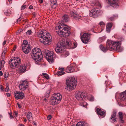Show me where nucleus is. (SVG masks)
Returning <instances> with one entry per match:
<instances>
[{"label": "nucleus", "mask_w": 126, "mask_h": 126, "mask_svg": "<svg viewBox=\"0 0 126 126\" xmlns=\"http://www.w3.org/2000/svg\"><path fill=\"white\" fill-rule=\"evenodd\" d=\"M22 46V49L23 52L26 54L28 53L30 51L31 48L27 41L24 40Z\"/></svg>", "instance_id": "9d476101"}, {"label": "nucleus", "mask_w": 126, "mask_h": 126, "mask_svg": "<svg viewBox=\"0 0 126 126\" xmlns=\"http://www.w3.org/2000/svg\"><path fill=\"white\" fill-rule=\"evenodd\" d=\"M21 63L20 58L19 57H15L14 59H11L9 62V63L12 67H18Z\"/></svg>", "instance_id": "1a4fd4ad"}, {"label": "nucleus", "mask_w": 126, "mask_h": 126, "mask_svg": "<svg viewBox=\"0 0 126 126\" xmlns=\"http://www.w3.org/2000/svg\"><path fill=\"white\" fill-rule=\"evenodd\" d=\"M19 67V71L20 72L23 73L25 72L26 69V66L25 65L21 64Z\"/></svg>", "instance_id": "4be33fe9"}, {"label": "nucleus", "mask_w": 126, "mask_h": 126, "mask_svg": "<svg viewBox=\"0 0 126 126\" xmlns=\"http://www.w3.org/2000/svg\"><path fill=\"white\" fill-rule=\"evenodd\" d=\"M4 14L6 15H9L10 14L9 10L8 9L4 11Z\"/></svg>", "instance_id": "72a5a7b5"}, {"label": "nucleus", "mask_w": 126, "mask_h": 126, "mask_svg": "<svg viewBox=\"0 0 126 126\" xmlns=\"http://www.w3.org/2000/svg\"><path fill=\"white\" fill-rule=\"evenodd\" d=\"M59 69L60 70V71H63L64 70V69L63 68H59Z\"/></svg>", "instance_id": "09e8293b"}, {"label": "nucleus", "mask_w": 126, "mask_h": 126, "mask_svg": "<svg viewBox=\"0 0 126 126\" xmlns=\"http://www.w3.org/2000/svg\"><path fill=\"white\" fill-rule=\"evenodd\" d=\"M106 39V37L104 36L100 38L99 39V40L100 41L102 40L101 41H102L103 40H105Z\"/></svg>", "instance_id": "ea45409f"}, {"label": "nucleus", "mask_w": 126, "mask_h": 126, "mask_svg": "<svg viewBox=\"0 0 126 126\" xmlns=\"http://www.w3.org/2000/svg\"><path fill=\"white\" fill-rule=\"evenodd\" d=\"M6 50H7V48H4L3 50V53H5L6 52Z\"/></svg>", "instance_id": "864d4df0"}, {"label": "nucleus", "mask_w": 126, "mask_h": 126, "mask_svg": "<svg viewBox=\"0 0 126 126\" xmlns=\"http://www.w3.org/2000/svg\"><path fill=\"white\" fill-rule=\"evenodd\" d=\"M63 21L65 22H68L69 21V16L68 15H65L63 17Z\"/></svg>", "instance_id": "cd10ccee"}, {"label": "nucleus", "mask_w": 126, "mask_h": 126, "mask_svg": "<svg viewBox=\"0 0 126 126\" xmlns=\"http://www.w3.org/2000/svg\"><path fill=\"white\" fill-rule=\"evenodd\" d=\"M49 94L50 92L49 91H48L46 92V94H45V96L47 97H48L49 96Z\"/></svg>", "instance_id": "4c0bfd02"}, {"label": "nucleus", "mask_w": 126, "mask_h": 126, "mask_svg": "<svg viewBox=\"0 0 126 126\" xmlns=\"http://www.w3.org/2000/svg\"><path fill=\"white\" fill-rule=\"evenodd\" d=\"M10 119H12L13 118V116L11 114H10Z\"/></svg>", "instance_id": "4d7b16f0"}, {"label": "nucleus", "mask_w": 126, "mask_h": 126, "mask_svg": "<svg viewBox=\"0 0 126 126\" xmlns=\"http://www.w3.org/2000/svg\"><path fill=\"white\" fill-rule=\"evenodd\" d=\"M122 30L126 33V23L124 25V28L122 29Z\"/></svg>", "instance_id": "a19ab883"}, {"label": "nucleus", "mask_w": 126, "mask_h": 126, "mask_svg": "<svg viewBox=\"0 0 126 126\" xmlns=\"http://www.w3.org/2000/svg\"><path fill=\"white\" fill-rule=\"evenodd\" d=\"M27 117L29 121H31L32 120V115L31 112H28L27 115Z\"/></svg>", "instance_id": "a878e982"}, {"label": "nucleus", "mask_w": 126, "mask_h": 126, "mask_svg": "<svg viewBox=\"0 0 126 126\" xmlns=\"http://www.w3.org/2000/svg\"><path fill=\"white\" fill-rule=\"evenodd\" d=\"M77 80L74 78H72L70 80L66 81V86L65 89L70 91L75 88L76 86Z\"/></svg>", "instance_id": "423d86ee"}, {"label": "nucleus", "mask_w": 126, "mask_h": 126, "mask_svg": "<svg viewBox=\"0 0 126 126\" xmlns=\"http://www.w3.org/2000/svg\"><path fill=\"white\" fill-rule=\"evenodd\" d=\"M76 126H84L82 123L80 122H79L76 125Z\"/></svg>", "instance_id": "58836bf2"}, {"label": "nucleus", "mask_w": 126, "mask_h": 126, "mask_svg": "<svg viewBox=\"0 0 126 126\" xmlns=\"http://www.w3.org/2000/svg\"><path fill=\"white\" fill-rule=\"evenodd\" d=\"M5 53L2 52V55H1L2 57V59L4 58L5 57Z\"/></svg>", "instance_id": "de8ad7c7"}, {"label": "nucleus", "mask_w": 126, "mask_h": 126, "mask_svg": "<svg viewBox=\"0 0 126 126\" xmlns=\"http://www.w3.org/2000/svg\"><path fill=\"white\" fill-rule=\"evenodd\" d=\"M33 8V6L32 5H30L29 7V8L30 9H32Z\"/></svg>", "instance_id": "13d9d810"}, {"label": "nucleus", "mask_w": 126, "mask_h": 126, "mask_svg": "<svg viewBox=\"0 0 126 126\" xmlns=\"http://www.w3.org/2000/svg\"><path fill=\"white\" fill-rule=\"evenodd\" d=\"M70 14L71 17L73 18L76 19L81 18V16L78 14L75 11H71L70 12Z\"/></svg>", "instance_id": "f3484780"}, {"label": "nucleus", "mask_w": 126, "mask_h": 126, "mask_svg": "<svg viewBox=\"0 0 126 126\" xmlns=\"http://www.w3.org/2000/svg\"><path fill=\"white\" fill-rule=\"evenodd\" d=\"M43 75L47 79H49V77L48 75L46 73H42Z\"/></svg>", "instance_id": "c9c22d12"}, {"label": "nucleus", "mask_w": 126, "mask_h": 126, "mask_svg": "<svg viewBox=\"0 0 126 126\" xmlns=\"http://www.w3.org/2000/svg\"><path fill=\"white\" fill-rule=\"evenodd\" d=\"M21 20V19L20 17L18 18V19H17V22H18L20 21Z\"/></svg>", "instance_id": "bf43d9fd"}, {"label": "nucleus", "mask_w": 126, "mask_h": 126, "mask_svg": "<svg viewBox=\"0 0 126 126\" xmlns=\"http://www.w3.org/2000/svg\"><path fill=\"white\" fill-rule=\"evenodd\" d=\"M76 64L75 63L72 64L68 66L67 67L66 71L67 73H71L74 72V67Z\"/></svg>", "instance_id": "a211bd4d"}, {"label": "nucleus", "mask_w": 126, "mask_h": 126, "mask_svg": "<svg viewBox=\"0 0 126 126\" xmlns=\"http://www.w3.org/2000/svg\"><path fill=\"white\" fill-rule=\"evenodd\" d=\"M15 97L16 99H22L24 97L23 93L19 91H16L15 92Z\"/></svg>", "instance_id": "dca6fc26"}, {"label": "nucleus", "mask_w": 126, "mask_h": 126, "mask_svg": "<svg viewBox=\"0 0 126 126\" xmlns=\"http://www.w3.org/2000/svg\"><path fill=\"white\" fill-rule=\"evenodd\" d=\"M19 126H24V125L22 124L19 125Z\"/></svg>", "instance_id": "774afa93"}, {"label": "nucleus", "mask_w": 126, "mask_h": 126, "mask_svg": "<svg viewBox=\"0 0 126 126\" xmlns=\"http://www.w3.org/2000/svg\"><path fill=\"white\" fill-rule=\"evenodd\" d=\"M6 94L7 97H10L11 95V94L9 93H7Z\"/></svg>", "instance_id": "3c124183"}, {"label": "nucleus", "mask_w": 126, "mask_h": 126, "mask_svg": "<svg viewBox=\"0 0 126 126\" xmlns=\"http://www.w3.org/2000/svg\"><path fill=\"white\" fill-rule=\"evenodd\" d=\"M3 75V73L1 71H0V76H2Z\"/></svg>", "instance_id": "680f3d73"}, {"label": "nucleus", "mask_w": 126, "mask_h": 126, "mask_svg": "<svg viewBox=\"0 0 126 126\" xmlns=\"http://www.w3.org/2000/svg\"><path fill=\"white\" fill-rule=\"evenodd\" d=\"M32 33L31 31L30 30H29L26 32V34L27 35H31Z\"/></svg>", "instance_id": "e433bc0d"}, {"label": "nucleus", "mask_w": 126, "mask_h": 126, "mask_svg": "<svg viewBox=\"0 0 126 126\" xmlns=\"http://www.w3.org/2000/svg\"><path fill=\"white\" fill-rule=\"evenodd\" d=\"M101 50L103 52H105L107 50H109L107 47V48H106L104 47L102 45H100L99 46Z\"/></svg>", "instance_id": "bb28decb"}, {"label": "nucleus", "mask_w": 126, "mask_h": 126, "mask_svg": "<svg viewBox=\"0 0 126 126\" xmlns=\"http://www.w3.org/2000/svg\"><path fill=\"white\" fill-rule=\"evenodd\" d=\"M8 76V73L7 72H5L4 74V76L5 78H7Z\"/></svg>", "instance_id": "79ce46f5"}, {"label": "nucleus", "mask_w": 126, "mask_h": 126, "mask_svg": "<svg viewBox=\"0 0 126 126\" xmlns=\"http://www.w3.org/2000/svg\"><path fill=\"white\" fill-rule=\"evenodd\" d=\"M116 113L115 111H113L112 114L111 115L110 118V120L111 123H114L116 122Z\"/></svg>", "instance_id": "6ab92c4d"}, {"label": "nucleus", "mask_w": 126, "mask_h": 126, "mask_svg": "<svg viewBox=\"0 0 126 126\" xmlns=\"http://www.w3.org/2000/svg\"><path fill=\"white\" fill-rule=\"evenodd\" d=\"M51 118V116L50 115H49L48 116V119L50 120Z\"/></svg>", "instance_id": "603ef678"}, {"label": "nucleus", "mask_w": 126, "mask_h": 126, "mask_svg": "<svg viewBox=\"0 0 126 126\" xmlns=\"http://www.w3.org/2000/svg\"><path fill=\"white\" fill-rule=\"evenodd\" d=\"M55 28L56 32L59 35L66 37L69 36L71 34L68 27L66 25L62 24L60 21L56 25Z\"/></svg>", "instance_id": "f257e3e1"}, {"label": "nucleus", "mask_w": 126, "mask_h": 126, "mask_svg": "<svg viewBox=\"0 0 126 126\" xmlns=\"http://www.w3.org/2000/svg\"><path fill=\"white\" fill-rule=\"evenodd\" d=\"M106 3L110 6L113 7H118V0H105Z\"/></svg>", "instance_id": "ddd939ff"}, {"label": "nucleus", "mask_w": 126, "mask_h": 126, "mask_svg": "<svg viewBox=\"0 0 126 126\" xmlns=\"http://www.w3.org/2000/svg\"><path fill=\"white\" fill-rule=\"evenodd\" d=\"M39 2L41 3H42L43 2V0H39Z\"/></svg>", "instance_id": "052dcab7"}, {"label": "nucleus", "mask_w": 126, "mask_h": 126, "mask_svg": "<svg viewBox=\"0 0 126 126\" xmlns=\"http://www.w3.org/2000/svg\"><path fill=\"white\" fill-rule=\"evenodd\" d=\"M107 47L110 50H115L118 52H121L123 50L121 44L118 41H112L108 40L107 41Z\"/></svg>", "instance_id": "20e7f679"}, {"label": "nucleus", "mask_w": 126, "mask_h": 126, "mask_svg": "<svg viewBox=\"0 0 126 126\" xmlns=\"http://www.w3.org/2000/svg\"><path fill=\"white\" fill-rule=\"evenodd\" d=\"M112 27V25L111 23H109L107 24L106 30V32L109 33L110 32Z\"/></svg>", "instance_id": "b1692460"}, {"label": "nucleus", "mask_w": 126, "mask_h": 126, "mask_svg": "<svg viewBox=\"0 0 126 126\" xmlns=\"http://www.w3.org/2000/svg\"><path fill=\"white\" fill-rule=\"evenodd\" d=\"M99 11L97 8L94 9L90 12L89 15L93 17H96L99 15Z\"/></svg>", "instance_id": "2eb2a0df"}, {"label": "nucleus", "mask_w": 126, "mask_h": 126, "mask_svg": "<svg viewBox=\"0 0 126 126\" xmlns=\"http://www.w3.org/2000/svg\"><path fill=\"white\" fill-rule=\"evenodd\" d=\"M17 105L18 106V107L19 108H20L21 107V106L19 103H17Z\"/></svg>", "instance_id": "8fccbe9b"}, {"label": "nucleus", "mask_w": 126, "mask_h": 126, "mask_svg": "<svg viewBox=\"0 0 126 126\" xmlns=\"http://www.w3.org/2000/svg\"><path fill=\"white\" fill-rule=\"evenodd\" d=\"M62 98V96L60 93H55L53 95L51 98V104L53 105L58 104L60 102Z\"/></svg>", "instance_id": "0eeeda50"}, {"label": "nucleus", "mask_w": 126, "mask_h": 126, "mask_svg": "<svg viewBox=\"0 0 126 126\" xmlns=\"http://www.w3.org/2000/svg\"><path fill=\"white\" fill-rule=\"evenodd\" d=\"M92 6H94V5H96L98 6L99 8L101 7V4L98 1H96L95 4H93V5H92Z\"/></svg>", "instance_id": "2f4dec72"}, {"label": "nucleus", "mask_w": 126, "mask_h": 126, "mask_svg": "<svg viewBox=\"0 0 126 126\" xmlns=\"http://www.w3.org/2000/svg\"><path fill=\"white\" fill-rule=\"evenodd\" d=\"M38 37L42 39L41 42L44 45H47L50 44L51 43L52 37L48 32L46 31H41L37 34Z\"/></svg>", "instance_id": "7ed1b4c3"}, {"label": "nucleus", "mask_w": 126, "mask_h": 126, "mask_svg": "<svg viewBox=\"0 0 126 126\" xmlns=\"http://www.w3.org/2000/svg\"><path fill=\"white\" fill-rule=\"evenodd\" d=\"M99 24L100 25H105V23L101 21L100 22Z\"/></svg>", "instance_id": "a18cd8bd"}, {"label": "nucleus", "mask_w": 126, "mask_h": 126, "mask_svg": "<svg viewBox=\"0 0 126 126\" xmlns=\"http://www.w3.org/2000/svg\"><path fill=\"white\" fill-rule=\"evenodd\" d=\"M120 99L122 101H124L126 100V90L121 94Z\"/></svg>", "instance_id": "412c9836"}, {"label": "nucleus", "mask_w": 126, "mask_h": 126, "mask_svg": "<svg viewBox=\"0 0 126 126\" xmlns=\"http://www.w3.org/2000/svg\"><path fill=\"white\" fill-rule=\"evenodd\" d=\"M91 34L86 33H84L81 37V39L82 42L85 44L87 43L90 41Z\"/></svg>", "instance_id": "f8f14e48"}, {"label": "nucleus", "mask_w": 126, "mask_h": 126, "mask_svg": "<svg viewBox=\"0 0 126 126\" xmlns=\"http://www.w3.org/2000/svg\"><path fill=\"white\" fill-rule=\"evenodd\" d=\"M9 88L8 87V85H6V88L5 89V91L6 92H8L9 91Z\"/></svg>", "instance_id": "37998d69"}, {"label": "nucleus", "mask_w": 126, "mask_h": 126, "mask_svg": "<svg viewBox=\"0 0 126 126\" xmlns=\"http://www.w3.org/2000/svg\"><path fill=\"white\" fill-rule=\"evenodd\" d=\"M96 110L97 112L98 115L102 116L105 115V112L103 110L99 109L98 108H97Z\"/></svg>", "instance_id": "393cba45"}, {"label": "nucleus", "mask_w": 126, "mask_h": 126, "mask_svg": "<svg viewBox=\"0 0 126 126\" xmlns=\"http://www.w3.org/2000/svg\"><path fill=\"white\" fill-rule=\"evenodd\" d=\"M69 54V52L66 50L65 49L63 50V52L61 54L60 57L61 58H64L67 57Z\"/></svg>", "instance_id": "aec40b11"}, {"label": "nucleus", "mask_w": 126, "mask_h": 126, "mask_svg": "<svg viewBox=\"0 0 126 126\" xmlns=\"http://www.w3.org/2000/svg\"><path fill=\"white\" fill-rule=\"evenodd\" d=\"M28 84L26 80L21 81L19 85V88L21 90L24 91L28 88Z\"/></svg>", "instance_id": "4468645a"}, {"label": "nucleus", "mask_w": 126, "mask_h": 126, "mask_svg": "<svg viewBox=\"0 0 126 126\" xmlns=\"http://www.w3.org/2000/svg\"><path fill=\"white\" fill-rule=\"evenodd\" d=\"M21 30H20L18 31L17 32V34H19V32H21Z\"/></svg>", "instance_id": "0e129e2a"}, {"label": "nucleus", "mask_w": 126, "mask_h": 126, "mask_svg": "<svg viewBox=\"0 0 126 126\" xmlns=\"http://www.w3.org/2000/svg\"><path fill=\"white\" fill-rule=\"evenodd\" d=\"M0 89H1V90L3 91V88L2 87V85H0Z\"/></svg>", "instance_id": "69168bd1"}, {"label": "nucleus", "mask_w": 126, "mask_h": 126, "mask_svg": "<svg viewBox=\"0 0 126 126\" xmlns=\"http://www.w3.org/2000/svg\"><path fill=\"white\" fill-rule=\"evenodd\" d=\"M87 105V103L85 102H84L83 103V104H82L81 106L83 107H85Z\"/></svg>", "instance_id": "c03bdc74"}, {"label": "nucleus", "mask_w": 126, "mask_h": 126, "mask_svg": "<svg viewBox=\"0 0 126 126\" xmlns=\"http://www.w3.org/2000/svg\"><path fill=\"white\" fill-rule=\"evenodd\" d=\"M36 13H35V12H34L33 13V14L34 16H36Z\"/></svg>", "instance_id": "338daca9"}, {"label": "nucleus", "mask_w": 126, "mask_h": 126, "mask_svg": "<svg viewBox=\"0 0 126 126\" xmlns=\"http://www.w3.org/2000/svg\"><path fill=\"white\" fill-rule=\"evenodd\" d=\"M75 96L77 99L79 101H84L86 97L85 94L80 91H77L75 93Z\"/></svg>", "instance_id": "9b49d317"}, {"label": "nucleus", "mask_w": 126, "mask_h": 126, "mask_svg": "<svg viewBox=\"0 0 126 126\" xmlns=\"http://www.w3.org/2000/svg\"><path fill=\"white\" fill-rule=\"evenodd\" d=\"M31 57L37 63L41 62L43 59V55L41 50L38 48L32 49L31 53Z\"/></svg>", "instance_id": "39448f33"}, {"label": "nucleus", "mask_w": 126, "mask_h": 126, "mask_svg": "<svg viewBox=\"0 0 126 126\" xmlns=\"http://www.w3.org/2000/svg\"><path fill=\"white\" fill-rule=\"evenodd\" d=\"M6 40H4L3 43V45L4 46V45L6 43Z\"/></svg>", "instance_id": "6e6d98bb"}, {"label": "nucleus", "mask_w": 126, "mask_h": 126, "mask_svg": "<svg viewBox=\"0 0 126 126\" xmlns=\"http://www.w3.org/2000/svg\"><path fill=\"white\" fill-rule=\"evenodd\" d=\"M73 44H74V48H75L77 46V44L76 43H73Z\"/></svg>", "instance_id": "5fc2aeb1"}, {"label": "nucleus", "mask_w": 126, "mask_h": 126, "mask_svg": "<svg viewBox=\"0 0 126 126\" xmlns=\"http://www.w3.org/2000/svg\"><path fill=\"white\" fill-rule=\"evenodd\" d=\"M118 113L119 116L120 120V122L122 123H123L124 121L123 119V117L122 116V113L121 112H119Z\"/></svg>", "instance_id": "c756f323"}, {"label": "nucleus", "mask_w": 126, "mask_h": 126, "mask_svg": "<svg viewBox=\"0 0 126 126\" xmlns=\"http://www.w3.org/2000/svg\"><path fill=\"white\" fill-rule=\"evenodd\" d=\"M5 63L4 61L3 60L1 61H0V70L1 69L2 67L4 66Z\"/></svg>", "instance_id": "7c9ffc66"}, {"label": "nucleus", "mask_w": 126, "mask_h": 126, "mask_svg": "<svg viewBox=\"0 0 126 126\" xmlns=\"http://www.w3.org/2000/svg\"><path fill=\"white\" fill-rule=\"evenodd\" d=\"M71 44V42L70 39H67L65 40L62 38L57 44V46L55 49V50L57 53L61 54L65 49V47L67 46H70Z\"/></svg>", "instance_id": "f03ea898"}, {"label": "nucleus", "mask_w": 126, "mask_h": 126, "mask_svg": "<svg viewBox=\"0 0 126 126\" xmlns=\"http://www.w3.org/2000/svg\"><path fill=\"white\" fill-rule=\"evenodd\" d=\"M43 53L45 55L47 59L50 63L53 62L55 55L53 54V52H51L45 49L43 51Z\"/></svg>", "instance_id": "6e6552de"}, {"label": "nucleus", "mask_w": 126, "mask_h": 126, "mask_svg": "<svg viewBox=\"0 0 126 126\" xmlns=\"http://www.w3.org/2000/svg\"><path fill=\"white\" fill-rule=\"evenodd\" d=\"M65 74V72L63 71H59L57 72V75L58 76H60Z\"/></svg>", "instance_id": "473e14b6"}, {"label": "nucleus", "mask_w": 126, "mask_h": 126, "mask_svg": "<svg viewBox=\"0 0 126 126\" xmlns=\"http://www.w3.org/2000/svg\"><path fill=\"white\" fill-rule=\"evenodd\" d=\"M16 47H17L16 46H15V47L13 48V51H14L15 50Z\"/></svg>", "instance_id": "e2e57ef3"}, {"label": "nucleus", "mask_w": 126, "mask_h": 126, "mask_svg": "<svg viewBox=\"0 0 126 126\" xmlns=\"http://www.w3.org/2000/svg\"><path fill=\"white\" fill-rule=\"evenodd\" d=\"M51 6L53 8H55L57 6V4L56 0H50Z\"/></svg>", "instance_id": "5701e85b"}, {"label": "nucleus", "mask_w": 126, "mask_h": 126, "mask_svg": "<svg viewBox=\"0 0 126 126\" xmlns=\"http://www.w3.org/2000/svg\"><path fill=\"white\" fill-rule=\"evenodd\" d=\"M26 5H22L21 7V9H24L26 8Z\"/></svg>", "instance_id": "49530a36"}, {"label": "nucleus", "mask_w": 126, "mask_h": 126, "mask_svg": "<svg viewBox=\"0 0 126 126\" xmlns=\"http://www.w3.org/2000/svg\"><path fill=\"white\" fill-rule=\"evenodd\" d=\"M118 16V15H113V16L111 17L110 18L109 20V21H112L114 20V18L117 17Z\"/></svg>", "instance_id": "f704fd0d"}, {"label": "nucleus", "mask_w": 126, "mask_h": 126, "mask_svg": "<svg viewBox=\"0 0 126 126\" xmlns=\"http://www.w3.org/2000/svg\"><path fill=\"white\" fill-rule=\"evenodd\" d=\"M87 98L88 100L90 101H93L94 99V96L91 95H88Z\"/></svg>", "instance_id": "c85d7f7f"}]
</instances>
